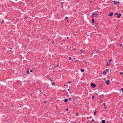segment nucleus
I'll list each match as a JSON object with an SVG mask.
<instances>
[{"mask_svg": "<svg viewBox=\"0 0 123 123\" xmlns=\"http://www.w3.org/2000/svg\"><path fill=\"white\" fill-rule=\"evenodd\" d=\"M98 14L97 13H92L91 17L92 18H93L94 17H97Z\"/></svg>", "mask_w": 123, "mask_h": 123, "instance_id": "obj_1", "label": "nucleus"}, {"mask_svg": "<svg viewBox=\"0 0 123 123\" xmlns=\"http://www.w3.org/2000/svg\"><path fill=\"white\" fill-rule=\"evenodd\" d=\"M91 86L93 88L95 87L96 86L95 84L93 83H91Z\"/></svg>", "mask_w": 123, "mask_h": 123, "instance_id": "obj_2", "label": "nucleus"}, {"mask_svg": "<svg viewBox=\"0 0 123 123\" xmlns=\"http://www.w3.org/2000/svg\"><path fill=\"white\" fill-rule=\"evenodd\" d=\"M121 15V14L120 13H119L118 14L117 16V18H120V16Z\"/></svg>", "mask_w": 123, "mask_h": 123, "instance_id": "obj_3", "label": "nucleus"}, {"mask_svg": "<svg viewBox=\"0 0 123 123\" xmlns=\"http://www.w3.org/2000/svg\"><path fill=\"white\" fill-rule=\"evenodd\" d=\"M113 14V12H111V13L109 15V16H112Z\"/></svg>", "mask_w": 123, "mask_h": 123, "instance_id": "obj_4", "label": "nucleus"}, {"mask_svg": "<svg viewBox=\"0 0 123 123\" xmlns=\"http://www.w3.org/2000/svg\"><path fill=\"white\" fill-rule=\"evenodd\" d=\"M106 82L107 84H108L109 83L110 81L109 80H108L106 81Z\"/></svg>", "mask_w": 123, "mask_h": 123, "instance_id": "obj_5", "label": "nucleus"}, {"mask_svg": "<svg viewBox=\"0 0 123 123\" xmlns=\"http://www.w3.org/2000/svg\"><path fill=\"white\" fill-rule=\"evenodd\" d=\"M101 121L102 123H105V121L104 120H102Z\"/></svg>", "mask_w": 123, "mask_h": 123, "instance_id": "obj_6", "label": "nucleus"}, {"mask_svg": "<svg viewBox=\"0 0 123 123\" xmlns=\"http://www.w3.org/2000/svg\"><path fill=\"white\" fill-rule=\"evenodd\" d=\"M113 2H114V5H117L116 4L117 3H116V1H113Z\"/></svg>", "mask_w": 123, "mask_h": 123, "instance_id": "obj_7", "label": "nucleus"}, {"mask_svg": "<svg viewBox=\"0 0 123 123\" xmlns=\"http://www.w3.org/2000/svg\"><path fill=\"white\" fill-rule=\"evenodd\" d=\"M29 69H28L27 70V74H29L30 72H29Z\"/></svg>", "mask_w": 123, "mask_h": 123, "instance_id": "obj_8", "label": "nucleus"}, {"mask_svg": "<svg viewBox=\"0 0 123 123\" xmlns=\"http://www.w3.org/2000/svg\"><path fill=\"white\" fill-rule=\"evenodd\" d=\"M67 100H68V99H65L64 100V101L65 102H67Z\"/></svg>", "mask_w": 123, "mask_h": 123, "instance_id": "obj_9", "label": "nucleus"}, {"mask_svg": "<svg viewBox=\"0 0 123 123\" xmlns=\"http://www.w3.org/2000/svg\"><path fill=\"white\" fill-rule=\"evenodd\" d=\"M103 74L104 75H105L106 74V72H104L103 73Z\"/></svg>", "mask_w": 123, "mask_h": 123, "instance_id": "obj_10", "label": "nucleus"}, {"mask_svg": "<svg viewBox=\"0 0 123 123\" xmlns=\"http://www.w3.org/2000/svg\"><path fill=\"white\" fill-rule=\"evenodd\" d=\"M110 64V63L109 62H107V63L106 64V65L107 66H108Z\"/></svg>", "mask_w": 123, "mask_h": 123, "instance_id": "obj_11", "label": "nucleus"}, {"mask_svg": "<svg viewBox=\"0 0 123 123\" xmlns=\"http://www.w3.org/2000/svg\"><path fill=\"white\" fill-rule=\"evenodd\" d=\"M92 23H94V20L93 19H92Z\"/></svg>", "mask_w": 123, "mask_h": 123, "instance_id": "obj_12", "label": "nucleus"}, {"mask_svg": "<svg viewBox=\"0 0 123 123\" xmlns=\"http://www.w3.org/2000/svg\"><path fill=\"white\" fill-rule=\"evenodd\" d=\"M81 72H83L84 71V70L83 69H82L81 70Z\"/></svg>", "mask_w": 123, "mask_h": 123, "instance_id": "obj_13", "label": "nucleus"}, {"mask_svg": "<svg viewBox=\"0 0 123 123\" xmlns=\"http://www.w3.org/2000/svg\"><path fill=\"white\" fill-rule=\"evenodd\" d=\"M96 50L95 49L94 50H93V52L94 53H97V52H96Z\"/></svg>", "mask_w": 123, "mask_h": 123, "instance_id": "obj_14", "label": "nucleus"}, {"mask_svg": "<svg viewBox=\"0 0 123 123\" xmlns=\"http://www.w3.org/2000/svg\"><path fill=\"white\" fill-rule=\"evenodd\" d=\"M105 71L106 72H108L109 71V70L108 69H106L105 70Z\"/></svg>", "mask_w": 123, "mask_h": 123, "instance_id": "obj_15", "label": "nucleus"}, {"mask_svg": "<svg viewBox=\"0 0 123 123\" xmlns=\"http://www.w3.org/2000/svg\"><path fill=\"white\" fill-rule=\"evenodd\" d=\"M119 14L117 13H116L115 14H114V15H117V16L118 14Z\"/></svg>", "mask_w": 123, "mask_h": 123, "instance_id": "obj_16", "label": "nucleus"}, {"mask_svg": "<svg viewBox=\"0 0 123 123\" xmlns=\"http://www.w3.org/2000/svg\"><path fill=\"white\" fill-rule=\"evenodd\" d=\"M94 121V120L93 119H92L91 121V122H92Z\"/></svg>", "mask_w": 123, "mask_h": 123, "instance_id": "obj_17", "label": "nucleus"}, {"mask_svg": "<svg viewBox=\"0 0 123 123\" xmlns=\"http://www.w3.org/2000/svg\"><path fill=\"white\" fill-rule=\"evenodd\" d=\"M94 96H92V99H94Z\"/></svg>", "mask_w": 123, "mask_h": 123, "instance_id": "obj_18", "label": "nucleus"}, {"mask_svg": "<svg viewBox=\"0 0 123 123\" xmlns=\"http://www.w3.org/2000/svg\"><path fill=\"white\" fill-rule=\"evenodd\" d=\"M121 91H122V92H123V88H121Z\"/></svg>", "mask_w": 123, "mask_h": 123, "instance_id": "obj_19", "label": "nucleus"}, {"mask_svg": "<svg viewBox=\"0 0 123 123\" xmlns=\"http://www.w3.org/2000/svg\"><path fill=\"white\" fill-rule=\"evenodd\" d=\"M94 115H96V111H95L94 112Z\"/></svg>", "mask_w": 123, "mask_h": 123, "instance_id": "obj_20", "label": "nucleus"}, {"mask_svg": "<svg viewBox=\"0 0 123 123\" xmlns=\"http://www.w3.org/2000/svg\"><path fill=\"white\" fill-rule=\"evenodd\" d=\"M112 59H110V60H109V62H111L112 61Z\"/></svg>", "mask_w": 123, "mask_h": 123, "instance_id": "obj_21", "label": "nucleus"}, {"mask_svg": "<svg viewBox=\"0 0 123 123\" xmlns=\"http://www.w3.org/2000/svg\"><path fill=\"white\" fill-rule=\"evenodd\" d=\"M116 3H118V4H119L120 3V2L119 1H116Z\"/></svg>", "mask_w": 123, "mask_h": 123, "instance_id": "obj_22", "label": "nucleus"}, {"mask_svg": "<svg viewBox=\"0 0 123 123\" xmlns=\"http://www.w3.org/2000/svg\"><path fill=\"white\" fill-rule=\"evenodd\" d=\"M74 58H71V59L72 60V61H74Z\"/></svg>", "mask_w": 123, "mask_h": 123, "instance_id": "obj_23", "label": "nucleus"}, {"mask_svg": "<svg viewBox=\"0 0 123 123\" xmlns=\"http://www.w3.org/2000/svg\"><path fill=\"white\" fill-rule=\"evenodd\" d=\"M103 105L104 106H105V103H104L103 104Z\"/></svg>", "mask_w": 123, "mask_h": 123, "instance_id": "obj_24", "label": "nucleus"}, {"mask_svg": "<svg viewBox=\"0 0 123 123\" xmlns=\"http://www.w3.org/2000/svg\"><path fill=\"white\" fill-rule=\"evenodd\" d=\"M3 22H4V20H2V22H1V23L2 24L3 23Z\"/></svg>", "mask_w": 123, "mask_h": 123, "instance_id": "obj_25", "label": "nucleus"}, {"mask_svg": "<svg viewBox=\"0 0 123 123\" xmlns=\"http://www.w3.org/2000/svg\"><path fill=\"white\" fill-rule=\"evenodd\" d=\"M68 18L67 17H65V18L67 19H68Z\"/></svg>", "mask_w": 123, "mask_h": 123, "instance_id": "obj_26", "label": "nucleus"}, {"mask_svg": "<svg viewBox=\"0 0 123 123\" xmlns=\"http://www.w3.org/2000/svg\"><path fill=\"white\" fill-rule=\"evenodd\" d=\"M52 85H54H54H54V83H53V82H52Z\"/></svg>", "mask_w": 123, "mask_h": 123, "instance_id": "obj_27", "label": "nucleus"}, {"mask_svg": "<svg viewBox=\"0 0 123 123\" xmlns=\"http://www.w3.org/2000/svg\"><path fill=\"white\" fill-rule=\"evenodd\" d=\"M77 50V49H76L75 48L74 49V50L75 51H76Z\"/></svg>", "mask_w": 123, "mask_h": 123, "instance_id": "obj_28", "label": "nucleus"}, {"mask_svg": "<svg viewBox=\"0 0 123 123\" xmlns=\"http://www.w3.org/2000/svg\"><path fill=\"white\" fill-rule=\"evenodd\" d=\"M122 74H123V73H122V72H121L120 73V74H121V75Z\"/></svg>", "mask_w": 123, "mask_h": 123, "instance_id": "obj_29", "label": "nucleus"}, {"mask_svg": "<svg viewBox=\"0 0 123 123\" xmlns=\"http://www.w3.org/2000/svg\"><path fill=\"white\" fill-rule=\"evenodd\" d=\"M80 51H81L82 53L83 52V50H80Z\"/></svg>", "mask_w": 123, "mask_h": 123, "instance_id": "obj_30", "label": "nucleus"}, {"mask_svg": "<svg viewBox=\"0 0 123 123\" xmlns=\"http://www.w3.org/2000/svg\"><path fill=\"white\" fill-rule=\"evenodd\" d=\"M30 72H32V70H30Z\"/></svg>", "mask_w": 123, "mask_h": 123, "instance_id": "obj_31", "label": "nucleus"}, {"mask_svg": "<svg viewBox=\"0 0 123 123\" xmlns=\"http://www.w3.org/2000/svg\"><path fill=\"white\" fill-rule=\"evenodd\" d=\"M71 99V98H69V101H70Z\"/></svg>", "mask_w": 123, "mask_h": 123, "instance_id": "obj_32", "label": "nucleus"}, {"mask_svg": "<svg viewBox=\"0 0 123 123\" xmlns=\"http://www.w3.org/2000/svg\"><path fill=\"white\" fill-rule=\"evenodd\" d=\"M71 57H69V60H71Z\"/></svg>", "mask_w": 123, "mask_h": 123, "instance_id": "obj_33", "label": "nucleus"}, {"mask_svg": "<svg viewBox=\"0 0 123 123\" xmlns=\"http://www.w3.org/2000/svg\"><path fill=\"white\" fill-rule=\"evenodd\" d=\"M66 110L67 111H68V109H66Z\"/></svg>", "mask_w": 123, "mask_h": 123, "instance_id": "obj_34", "label": "nucleus"}, {"mask_svg": "<svg viewBox=\"0 0 123 123\" xmlns=\"http://www.w3.org/2000/svg\"><path fill=\"white\" fill-rule=\"evenodd\" d=\"M59 66V65H58V64H57V65L56 66H57V67H58Z\"/></svg>", "mask_w": 123, "mask_h": 123, "instance_id": "obj_35", "label": "nucleus"}, {"mask_svg": "<svg viewBox=\"0 0 123 123\" xmlns=\"http://www.w3.org/2000/svg\"><path fill=\"white\" fill-rule=\"evenodd\" d=\"M98 49H97V50L96 52H98Z\"/></svg>", "mask_w": 123, "mask_h": 123, "instance_id": "obj_36", "label": "nucleus"}, {"mask_svg": "<svg viewBox=\"0 0 123 123\" xmlns=\"http://www.w3.org/2000/svg\"><path fill=\"white\" fill-rule=\"evenodd\" d=\"M67 22L68 23L69 22V21H68V20H67Z\"/></svg>", "mask_w": 123, "mask_h": 123, "instance_id": "obj_37", "label": "nucleus"}, {"mask_svg": "<svg viewBox=\"0 0 123 123\" xmlns=\"http://www.w3.org/2000/svg\"><path fill=\"white\" fill-rule=\"evenodd\" d=\"M68 83H71V82L70 81H69Z\"/></svg>", "mask_w": 123, "mask_h": 123, "instance_id": "obj_38", "label": "nucleus"}, {"mask_svg": "<svg viewBox=\"0 0 123 123\" xmlns=\"http://www.w3.org/2000/svg\"><path fill=\"white\" fill-rule=\"evenodd\" d=\"M76 115L77 116H78V114H76Z\"/></svg>", "mask_w": 123, "mask_h": 123, "instance_id": "obj_39", "label": "nucleus"}, {"mask_svg": "<svg viewBox=\"0 0 123 123\" xmlns=\"http://www.w3.org/2000/svg\"><path fill=\"white\" fill-rule=\"evenodd\" d=\"M106 108V107H105L104 108L105 109Z\"/></svg>", "mask_w": 123, "mask_h": 123, "instance_id": "obj_40", "label": "nucleus"}, {"mask_svg": "<svg viewBox=\"0 0 123 123\" xmlns=\"http://www.w3.org/2000/svg\"><path fill=\"white\" fill-rule=\"evenodd\" d=\"M54 41H53L52 42V43H54Z\"/></svg>", "mask_w": 123, "mask_h": 123, "instance_id": "obj_41", "label": "nucleus"}, {"mask_svg": "<svg viewBox=\"0 0 123 123\" xmlns=\"http://www.w3.org/2000/svg\"><path fill=\"white\" fill-rule=\"evenodd\" d=\"M68 38H68V37H67V39H68Z\"/></svg>", "mask_w": 123, "mask_h": 123, "instance_id": "obj_42", "label": "nucleus"}, {"mask_svg": "<svg viewBox=\"0 0 123 123\" xmlns=\"http://www.w3.org/2000/svg\"><path fill=\"white\" fill-rule=\"evenodd\" d=\"M40 92H41V90H40Z\"/></svg>", "mask_w": 123, "mask_h": 123, "instance_id": "obj_43", "label": "nucleus"}, {"mask_svg": "<svg viewBox=\"0 0 123 123\" xmlns=\"http://www.w3.org/2000/svg\"><path fill=\"white\" fill-rule=\"evenodd\" d=\"M121 46V44L120 45V46Z\"/></svg>", "mask_w": 123, "mask_h": 123, "instance_id": "obj_44", "label": "nucleus"}, {"mask_svg": "<svg viewBox=\"0 0 123 123\" xmlns=\"http://www.w3.org/2000/svg\"><path fill=\"white\" fill-rule=\"evenodd\" d=\"M64 86H65V85H64Z\"/></svg>", "mask_w": 123, "mask_h": 123, "instance_id": "obj_45", "label": "nucleus"}, {"mask_svg": "<svg viewBox=\"0 0 123 123\" xmlns=\"http://www.w3.org/2000/svg\"><path fill=\"white\" fill-rule=\"evenodd\" d=\"M31 95H32V94H31Z\"/></svg>", "mask_w": 123, "mask_h": 123, "instance_id": "obj_46", "label": "nucleus"}, {"mask_svg": "<svg viewBox=\"0 0 123 123\" xmlns=\"http://www.w3.org/2000/svg\"><path fill=\"white\" fill-rule=\"evenodd\" d=\"M93 53H92V54H93Z\"/></svg>", "mask_w": 123, "mask_h": 123, "instance_id": "obj_47", "label": "nucleus"}, {"mask_svg": "<svg viewBox=\"0 0 123 123\" xmlns=\"http://www.w3.org/2000/svg\"><path fill=\"white\" fill-rule=\"evenodd\" d=\"M74 123H76L75 122H74Z\"/></svg>", "mask_w": 123, "mask_h": 123, "instance_id": "obj_48", "label": "nucleus"}, {"mask_svg": "<svg viewBox=\"0 0 123 123\" xmlns=\"http://www.w3.org/2000/svg\"><path fill=\"white\" fill-rule=\"evenodd\" d=\"M122 95H123V94H122Z\"/></svg>", "mask_w": 123, "mask_h": 123, "instance_id": "obj_49", "label": "nucleus"}]
</instances>
